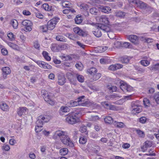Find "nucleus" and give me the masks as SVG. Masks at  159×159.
Instances as JSON below:
<instances>
[{"label":"nucleus","instance_id":"obj_27","mask_svg":"<svg viewBox=\"0 0 159 159\" xmlns=\"http://www.w3.org/2000/svg\"><path fill=\"white\" fill-rule=\"evenodd\" d=\"M56 39L57 40L61 42H66V40L65 37L61 35H57L56 37Z\"/></svg>","mask_w":159,"mask_h":159},{"label":"nucleus","instance_id":"obj_64","mask_svg":"<svg viewBox=\"0 0 159 159\" xmlns=\"http://www.w3.org/2000/svg\"><path fill=\"white\" fill-rule=\"evenodd\" d=\"M35 15L39 19H43V15L42 14L40 13H39L35 12Z\"/></svg>","mask_w":159,"mask_h":159},{"label":"nucleus","instance_id":"obj_34","mask_svg":"<svg viewBox=\"0 0 159 159\" xmlns=\"http://www.w3.org/2000/svg\"><path fill=\"white\" fill-rule=\"evenodd\" d=\"M77 5L80 7L81 9H83L84 10H87L89 7L88 6L87 4L84 3L81 4L78 3Z\"/></svg>","mask_w":159,"mask_h":159},{"label":"nucleus","instance_id":"obj_15","mask_svg":"<svg viewBox=\"0 0 159 159\" xmlns=\"http://www.w3.org/2000/svg\"><path fill=\"white\" fill-rule=\"evenodd\" d=\"M63 46L58 44H52L51 47V50L53 52H58L61 49Z\"/></svg>","mask_w":159,"mask_h":159},{"label":"nucleus","instance_id":"obj_53","mask_svg":"<svg viewBox=\"0 0 159 159\" xmlns=\"http://www.w3.org/2000/svg\"><path fill=\"white\" fill-rule=\"evenodd\" d=\"M43 126L36 125L35 129L36 132L38 133L40 132L42 130Z\"/></svg>","mask_w":159,"mask_h":159},{"label":"nucleus","instance_id":"obj_13","mask_svg":"<svg viewBox=\"0 0 159 159\" xmlns=\"http://www.w3.org/2000/svg\"><path fill=\"white\" fill-rule=\"evenodd\" d=\"M129 40L134 44H137L138 43V37L134 35H131L129 36Z\"/></svg>","mask_w":159,"mask_h":159},{"label":"nucleus","instance_id":"obj_37","mask_svg":"<svg viewBox=\"0 0 159 159\" xmlns=\"http://www.w3.org/2000/svg\"><path fill=\"white\" fill-rule=\"evenodd\" d=\"M120 88L124 92H128V84H121L120 86Z\"/></svg>","mask_w":159,"mask_h":159},{"label":"nucleus","instance_id":"obj_43","mask_svg":"<svg viewBox=\"0 0 159 159\" xmlns=\"http://www.w3.org/2000/svg\"><path fill=\"white\" fill-rule=\"evenodd\" d=\"M89 119L90 121H96L99 119V117L98 116L91 115L89 118Z\"/></svg>","mask_w":159,"mask_h":159},{"label":"nucleus","instance_id":"obj_40","mask_svg":"<svg viewBox=\"0 0 159 159\" xmlns=\"http://www.w3.org/2000/svg\"><path fill=\"white\" fill-rule=\"evenodd\" d=\"M115 14L117 17H123L125 15V13L123 11H119L116 12Z\"/></svg>","mask_w":159,"mask_h":159},{"label":"nucleus","instance_id":"obj_60","mask_svg":"<svg viewBox=\"0 0 159 159\" xmlns=\"http://www.w3.org/2000/svg\"><path fill=\"white\" fill-rule=\"evenodd\" d=\"M121 97V96H120L117 94H113L111 95V97L112 98V99L117 98H120Z\"/></svg>","mask_w":159,"mask_h":159},{"label":"nucleus","instance_id":"obj_23","mask_svg":"<svg viewBox=\"0 0 159 159\" xmlns=\"http://www.w3.org/2000/svg\"><path fill=\"white\" fill-rule=\"evenodd\" d=\"M93 75V78L91 79V81H94L98 80L101 77V75L100 73H96Z\"/></svg>","mask_w":159,"mask_h":159},{"label":"nucleus","instance_id":"obj_2","mask_svg":"<svg viewBox=\"0 0 159 159\" xmlns=\"http://www.w3.org/2000/svg\"><path fill=\"white\" fill-rule=\"evenodd\" d=\"M78 114L77 112L69 114L66 118V121L71 124H73L79 122V120L77 116Z\"/></svg>","mask_w":159,"mask_h":159},{"label":"nucleus","instance_id":"obj_30","mask_svg":"<svg viewBox=\"0 0 159 159\" xmlns=\"http://www.w3.org/2000/svg\"><path fill=\"white\" fill-rule=\"evenodd\" d=\"M104 121L106 123L111 124L113 122L112 118L110 116H107L105 118Z\"/></svg>","mask_w":159,"mask_h":159},{"label":"nucleus","instance_id":"obj_57","mask_svg":"<svg viewBox=\"0 0 159 159\" xmlns=\"http://www.w3.org/2000/svg\"><path fill=\"white\" fill-rule=\"evenodd\" d=\"M139 105L137 104L136 102H133L131 103L132 111L133 110L134 108H136L137 107H139Z\"/></svg>","mask_w":159,"mask_h":159},{"label":"nucleus","instance_id":"obj_58","mask_svg":"<svg viewBox=\"0 0 159 159\" xmlns=\"http://www.w3.org/2000/svg\"><path fill=\"white\" fill-rule=\"evenodd\" d=\"M142 110L141 109L139 108V107H136V108H134L133 110L132 111L133 112H136V113H139Z\"/></svg>","mask_w":159,"mask_h":159},{"label":"nucleus","instance_id":"obj_35","mask_svg":"<svg viewBox=\"0 0 159 159\" xmlns=\"http://www.w3.org/2000/svg\"><path fill=\"white\" fill-rule=\"evenodd\" d=\"M150 67V69L151 70L153 71L159 70V63L153 65Z\"/></svg>","mask_w":159,"mask_h":159},{"label":"nucleus","instance_id":"obj_3","mask_svg":"<svg viewBox=\"0 0 159 159\" xmlns=\"http://www.w3.org/2000/svg\"><path fill=\"white\" fill-rule=\"evenodd\" d=\"M59 20L58 17H55L48 21L47 25L48 29L50 30H52Z\"/></svg>","mask_w":159,"mask_h":159},{"label":"nucleus","instance_id":"obj_6","mask_svg":"<svg viewBox=\"0 0 159 159\" xmlns=\"http://www.w3.org/2000/svg\"><path fill=\"white\" fill-rule=\"evenodd\" d=\"M22 25L25 27L24 30L25 31H30L32 30L31 27L32 26L33 24L30 20H25L22 23Z\"/></svg>","mask_w":159,"mask_h":159},{"label":"nucleus","instance_id":"obj_63","mask_svg":"<svg viewBox=\"0 0 159 159\" xmlns=\"http://www.w3.org/2000/svg\"><path fill=\"white\" fill-rule=\"evenodd\" d=\"M8 44L10 47L13 49L15 48L16 46V44L11 42H8Z\"/></svg>","mask_w":159,"mask_h":159},{"label":"nucleus","instance_id":"obj_21","mask_svg":"<svg viewBox=\"0 0 159 159\" xmlns=\"http://www.w3.org/2000/svg\"><path fill=\"white\" fill-rule=\"evenodd\" d=\"M26 107H20L18 109V114L20 116L25 114L26 112Z\"/></svg>","mask_w":159,"mask_h":159},{"label":"nucleus","instance_id":"obj_36","mask_svg":"<svg viewBox=\"0 0 159 159\" xmlns=\"http://www.w3.org/2000/svg\"><path fill=\"white\" fill-rule=\"evenodd\" d=\"M87 130V127L86 126L82 125L80 126V131L82 133H85L86 134H87L88 131Z\"/></svg>","mask_w":159,"mask_h":159},{"label":"nucleus","instance_id":"obj_56","mask_svg":"<svg viewBox=\"0 0 159 159\" xmlns=\"http://www.w3.org/2000/svg\"><path fill=\"white\" fill-rule=\"evenodd\" d=\"M123 47L125 48H131V44L128 42H124L123 44Z\"/></svg>","mask_w":159,"mask_h":159},{"label":"nucleus","instance_id":"obj_4","mask_svg":"<svg viewBox=\"0 0 159 159\" xmlns=\"http://www.w3.org/2000/svg\"><path fill=\"white\" fill-rule=\"evenodd\" d=\"M98 26L102 30L103 32L107 33V35L109 38L111 39L113 38V37L111 36V35L113 34V33L110 31V29L109 26L106 25H103L101 24H100Z\"/></svg>","mask_w":159,"mask_h":159},{"label":"nucleus","instance_id":"obj_45","mask_svg":"<svg viewBox=\"0 0 159 159\" xmlns=\"http://www.w3.org/2000/svg\"><path fill=\"white\" fill-rule=\"evenodd\" d=\"M42 7L45 10L48 11L51 10V7L47 3H44L42 5Z\"/></svg>","mask_w":159,"mask_h":159},{"label":"nucleus","instance_id":"obj_18","mask_svg":"<svg viewBox=\"0 0 159 159\" xmlns=\"http://www.w3.org/2000/svg\"><path fill=\"white\" fill-rule=\"evenodd\" d=\"M58 84L61 85H63L66 82V79L63 76L59 75L58 77Z\"/></svg>","mask_w":159,"mask_h":159},{"label":"nucleus","instance_id":"obj_24","mask_svg":"<svg viewBox=\"0 0 159 159\" xmlns=\"http://www.w3.org/2000/svg\"><path fill=\"white\" fill-rule=\"evenodd\" d=\"M7 35L10 40L11 41L15 40L16 36L14 35L10 31L8 32Z\"/></svg>","mask_w":159,"mask_h":159},{"label":"nucleus","instance_id":"obj_42","mask_svg":"<svg viewBox=\"0 0 159 159\" xmlns=\"http://www.w3.org/2000/svg\"><path fill=\"white\" fill-rule=\"evenodd\" d=\"M143 104L145 107H149L150 105V101L146 98H144L143 99Z\"/></svg>","mask_w":159,"mask_h":159},{"label":"nucleus","instance_id":"obj_41","mask_svg":"<svg viewBox=\"0 0 159 159\" xmlns=\"http://www.w3.org/2000/svg\"><path fill=\"white\" fill-rule=\"evenodd\" d=\"M75 21L76 24H80L82 22V19L81 16L77 15L75 18Z\"/></svg>","mask_w":159,"mask_h":159},{"label":"nucleus","instance_id":"obj_32","mask_svg":"<svg viewBox=\"0 0 159 159\" xmlns=\"http://www.w3.org/2000/svg\"><path fill=\"white\" fill-rule=\"evenodd\" d=\"M97 69L94 67H92L87 70V72L92 75H93L97 72Z\"/></svg>","mask_w":159,"mask_h":159},{"label":"nucleus","instance_id":"obj_5","mask_svg":"<svg viewBox=\"0 0 159 159\" xmlns=\"http://www.w3.org/2000/svg\"><path fill=\"white\" fill-rule=\"evenodd\" d=\"M41 93L45 101H46L51 105H52L54 104V102L49 98L47 91L45 90H42L41 91Z\"/></svg>","mask_w":159,"mask_h":159},{"label":"nucleus","instance_id":"obj_9","mask_svg":"<svg viewBox=\"0 0 159 159\" xmlns=\"http://www.w3.org/2000/svg\"><path fill=\"white\" fill-rule=\"evenodd\" d=\"M76 56L75 54H70L66 56H61V59L64 61H70L75 59Z\"/></svg>","mask_w":159,"mask_h":159},{"label":"nucleus","instance_id":"obj_26","mask_svg":"<svg viewBox=\"0 0 159 159\" xmlns=\"http://www.w3.org/2000/svg\"><path fill=\"white\" fill-rule=\"evenodd\" d=\"M115 126L118 128H123L124 127L125 125L122 122H119L116 121L114 122Z\"/></svg>","mask_w":159,"mask_h":159},{"label":"nucleus","instance_id":"obj_10","mask_svg":"<svg viewBox=\"0 0 159 159\" xmlns=\"http://www.w3.org/2000/svg\"><path fill=\"white\" fill-rule=\"evenodd\" d=\"M84 96H82L76 99L78 102L79 103L80 106H87L88 103L87 101H84Z\"/></svg>","mask_w":159,"mask_h":159},{"label":"nucleus","instance_id":"obj_46","mask_svg":"<svg viewBox=\"0 0 159 159\" xmlns=\"http://www.w3.org/2000/svg\"><path fill=\"white\" fill-rule=\"evenodd\" d=\"M79 143L81 144H84L87 142V139L84 136H82L79 139Z\"/></svg>","mask_w":159,"mask_h":159},{"label":"nucleus","instance_id":"obj_17","mask_svg":"<svg viewBox=\"0 0 159 159\" xmlns=\"http://www.w3.org/2000/svg\"><path fill=\"white\" fill-rule=\"evenodd\" d=\"M100 24H98L96 25L97 29L95 31H93V34L97 37H99L102 35V32L101 30H102L98 27V26Z\"/></svg>","mask_w":159,"mask_h":159},{"label":"nucleus","instance_id":"obj_20","mask_svg":"<svg viewBox=\"0 0 159 159\" xmlns=\"http://www.w3.org/2000/svg\"><path fill=\"white\" fill-rule=\"evenodd\" d=\"M0 108L2 110L5 111H8L9 109L8 105L5 103L0 104Z\"/></svg>","mask_w":159,"mask_h":159},{"label":"nucleus","instance_id":"obj_39","mask_svg":"<svg viewBox=\"0 0 159 159\" xmlns=\"http://www.w3.org/2000/svg\"><path fill=\"white\" fill-rule=\"evenodd\" d=\"M77 78L78 81L81 83L84 81V78L83 76L78 74H75V78Z\"/></svg>","mask_w":159,"mask_h":159},{"label":"nucleus","instance_id":"obj_33","mask_svg":"<svg viewBox=\"0 0 159 159\" xmlns=\"http://www.w3.org/2000/svg\"><path fill=\"white\" fill-rule=\"evenodd\" d=\"M148 5L145 3L140 1L138 7L140 8L145 10L147 6Z\"/></svg>","mask_w":159,"mask_h":159},{"label":"nucleus","instance_id":"obj_50","mask_svg":"<svg viewBox=\"0 0 159 159\" xmlns=\"http://www.w3.org/2000/svg\"><path fill=\"white\" fill-rule=\"evenodd\" d=\"M98 11V9L96 8H93L90 9V12L92 14L97 15Z\"/></svg>","mask_w":159,"mask_h":159},{"label":"nucleus","instance_id":"obj_44","mask_svg":"<svg viewBox=\"0 0 159 159\" xmlns=\"http://www.w3.org/2000/svg\"><path fill=\"white\" fill-rule=\"evenodd\" d=\"M129 59L127 57L125 56L121 57L120 59L121 61L123 63H126L129 62Z\"/></svg>","mask_w":159,"mask_h":159},{"label":"nucleus","instance_id":"obj_51","mask_svg":"<svg viewBox=\"0 0 159 159\" xmlns=\"http://www.w3.org/2000/svg\"><path fill=\"white\" fill-rule=\"evenodd\" d=\"M34 47L36 49L39 50L40 47V44L37 41H35L34 43Z\"/></svg>","mask_w":159,"mask_h":159},{"label":"nucleus","instance_id":"obj_59","mask_svg":"<svg viewBox=\"0 0 159 159\" xmlns=\"http://www.w3.org/2000/svg\"><path fill=\"white\" fill-rule=\"evenodd\" d=\"M40 29L43 32H46L48 30L47 26H42L40 27Z\"/></svg>","mask_w":159,"mask_h":159},{"label":"nucleus","instance_id":"obj_55","mask_svg":"<svg viewBox=\"0 0 159 159\" xmlns=\"http://www.w3.org/2000/svg\"><path fill=\"white\" fill-rule=\"evenodd\" d=\"M2 149L6 151H8L10 149V148L7 144H4L2 146Z\"/></svg>","mask_w":159,"mask_h":159},{"label":"nucleus","instance_id":"obj_48","mask_svg":"<svg viewBox=\"0 0 159 159\" xmlns=\"http://www.w3.org/2000/svg\"><path fill=\"white\" fill-rule=\"evenodd\" d=\"M154 99L157 104H159V92L155 94Z\"/></svg>","mask_w":159,"mask_h":159},{"label":"nucleus","instance_id":"obj_19","mask_svg":"<svg viewBox=\"0 0 159 159\" xmlns=\"http://www.w3.org/2000/svg\"><path fill=\"white\" fill-rule=\"evenodd\" d=\"M73 31L74 32L77 34L82 36H84V32L81 30L79 27H75L74 28Z\"/></svg>","mask_w":159,"mask_h":159},{"label":"nucleus","instance_id":"obj_8","mask_svg":"<svg viewBox=\"0 0 159 159\" xmlns=\"http://www.w3.org/2000/svg\"><path fill=\"white\" fill-rule=\"evenodd\" d=\"M37 64L40 67L44 69H50L52 68V66L50 65L46 62L42 61H37Z\"/></svg>","mask_w":159,"mask_h":159},{"label":"nucleus","instance_id":"obj_16","mask_svg":"<svg viewBox=\"0 0 159 159\" xmlns=\"http://www.w3.org/2000/svg\"><path fill=\"white\" fill-rule=\"evenodd\" d=\"M152 145V143L151 141H147L144 143L141 148L142 149V151L144 152L147 150L148 148L151 147Z\"/></svg>","mask_w":159,"mask_h":159},{"label":"nucleus","instance_id":"obj_29","mask_svg":"<svg viewBox=\"0 0 159 159\" xmlns=\"http://www.w3.org/2000/svg\"><path fill=\"white\" fill-rule=\"evenodd\" d=\"M135 131L136 132L137 134L139 137L142 138H144L145 136V134L144 132L139 129H136Z\"/></svg>","mask_w":159,"mask_h":159},{"label":"nucleus","instance_id":"obj_22","mask_svg":"<svg viewBox=\"0 0 159 159\" xmlns=\"http://www.w3.org/2000/svg\"><path fill=\"white\" fill-rule=\"evenodd\" d=\"M68 79L69 80L70 82L71 83L74 80V79L75 78V74L74 75L71 73L68 72L66 74Z\"/></svg>","mask_w":159,"mask_h":159},{"label":"nucleus","instance_id":"obj_62","mask_svg":"<svg viewBox=\"0 0 159 159\" xmlns=\"http://www.w3.org/2000/svg\"><path fill=\"white\" fill-rule=\"evenodd\" d=\"M146 121V118L145 117H141L139 119V122L142 123H145Z\"/></svg>","mask_w":159,"mask_h":159},{"label":"nucleus","instance_id":"obj_14","mask_svg":"<svg viewBox=\"0 0 159 159\" xmlns=\"http://www.w3.org/2000/svg\"><path fill=\"white\" fill-rule=\"evenodd\" d=\"M99 21L101 22V24L103 25H106L108 24L109 22L108 18L106 16H100L99 18Z\"/></svg>","mask_w":159,"mask_h":159},{"label":"nucleus","instance_id":"obj_7","mask_svg":"<svg viewBox=\"0 0 159 159\" xmlns=\"http://www.w3.org/2000/svg\"><path fill=\"white\" fill-rule=\"evenodd\" d=\"M48 120L47 116L41 115L38 117L36 123L37 125L43 126V123L47 122Z\"/></svg>","mask_w":159,"mask_h":159},{"label":"nucleus","instance_id":"obj_11","mask_svg":"<svg viewBox=\"0 0 159 159\" xmlns=\"http://www.w3.org/2000/svg\"><path fill=\"white\" fill-rule=\"evenodd\" d=\"M98 8L102 12L106 13H109L111 11V8L110 7L107 6H104L102 5H100L98 7Z\"/></svg>","mask_w":159,"mask_h":159},{"label":"nucleus","instance_id":"obj_38","mask_svg":"<svg viewBox=\"0 0 159 159\" xmlns=\"http://www.w3.org/2000/svg\"><path fill=\"white\" fill-rule=\"evenodd\" d=\"M42 54L44 58L47 61H49L51 60V57L48 55V53L47 52L43 51Z\"/></svg>","mask_w":159,"mask_h":159},{"label":"nucleus","instance_id":"obj_25","mask_svg":"<svg viewBox=\"0 0 159 159\" xmlns=\"http://www.w3.org/2000/svg\"><path fill=\"white\" fill-rule=\"evenodd\" d=\"M10 24L12 26L14 29H17L18 27V23L17 21L15 19L12 20Z\"/></svg>","mask_w":159,"mask_h":159},{"label":"nucleus","instance_id":"obj_61","mask_svg":"<svg viewBox=\"0 0 159 159\" xmlns=\"http://www.w3.org/2000/svg\"><path fill=\"white\" fill-rule=\"evenodd\" d=\"M115 66L116 70L122 68L123 66L120 64L117 63L115 64Z\"/></svg>","mask_w":159,"mask_h":159},{"label":"nucleus","instance_id":"obj_12","mask_svg":"<svg viewBox=\"0 0 159 159\" xmlns=\"http://www.w3.org/2000/svg\"><path fill=\"white\" fill-rule=\"evenodd\" d=\"M2 70L3 72V78L6 79L7 78V75L11 73V69L8 67H4L2 68Z\"/></svg>","mask_w":159,"mask_h":159},{"label":"nucleus","instance_id":"obj_31","mask_svg":"<svg viewBox=\"0 0 159 159\" xmlns=\"http://www.w3.org/2000/svg\"><path fill=\"white\" fill-rule=\"evenodd\" d=\"M69 111V108L67 107L62 106L59 110L60 114L62 115L61 114L62 112H67Z\"/></svg>","mask_w":159,"mask_h":159},{"label":"nucleus","instance_id":"obj_49","mask_svg":"<svg viewBox=\"0 0 159 159\" xmlns=\"http://www.w3.org/2000/svg\"><path fill=\"white\" fill-rule=\"evenodd\" d=\"M141 64L143 66H147L150 64V61L147 60H142L140 61Z\"/></svg>","mask_w":159,"mask_h":159},{"label":"nucleus","instance_id":"obj_52","mask_svg":"<svg viewBox=\"0 0 159 159\" xmlns=\"http://www.w3.org/2000/svg\"><path fill=\"white\" fill-rule=\"evenodd\" d=\"M76 68L80 70H81L83 69V65L81 62H79L75 64Z\"/></svg>","mask_w":159,"mask_h":159},{"label":"nucleus","instance_id":"obj_28","mask_svg":"<svg viewBox=\"0 0 159 159\" xmlns=\"http://www.w3.org/2000/svg\"><path fill=\"white\" fill-rule=\"evenodd\" d=\"M68 152V149L64 148L61 149L59 151V153L61 155L65 156L66 155Z\"/></svg>","mask_w":159,"mask_h":159},{"label":"nucleus","instance_id":"obj_47","mask_svg":"<svg viewBox=\"0 0 159 159\" xmlns=\"http://www.w3.org/2000/svg\"><path fill=\"white\" fill-rule=\"evenodd\" d=\"M152 10V8L148 5H147L145 10V13H151Z\"/></svg>","mask_w":159,"mask_h":159},{"label":"nucleus","instance_id":"obj_1","mask_svg":"<svg viewBox=\"0 0 159 159\" xmlns=\"http://www.w3.org/2000/svg\"><path fill=\"white\" fill-rule=\"evenodd\" d=\"M52 138L54 139L59 138L64 144L70 147H73L74 146V143L67 135L66 132L60 130L56 131L54 133Z\"/></svg>","mask_w":159,"mask_h":159},{"label":"nucleus","instance_id":"obj_54","mask_svg":"<svg viewBox=\"0 0 159 159\" xmlns=\"http://www.w3.org/2000/svg\"><path fill=\"white\" fill-rule=\"evenodd\" d=\"M140 1L138 0H131L129 2L130 3H132L138 7Z\"/></svg>","mask_w":159,"mask_h":159}]
</instances>
